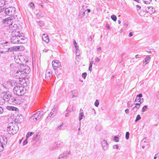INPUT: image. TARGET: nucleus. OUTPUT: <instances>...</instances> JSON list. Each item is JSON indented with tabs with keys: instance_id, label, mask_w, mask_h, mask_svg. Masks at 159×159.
<instances>
[{
	"instance_id": "1",
	"label": "nucleus",
	"mask_w": 159,
	"mask_h": 159,
	"mask_svg": "<svg viewBox=\"0 0 159 159\" xmlns=\"http://www.w3.org/2000/svg\"><path fill=\"white\" fill-rule=\"evenodd\" d=\"M26 39L23 33L20 32H16L12 34L11 38V43L15 44H19L24 43V40Z\"/></svg>"
},
{
	"instance_id": "2",
	"label": "nucleus",
	"mask_w": 159,
	"mask_h": 159,
	"mask_svg": "<svg viewBox=\"0 0 159 159\" xmlns=\"http://www.w3.org/2000/svg\"><path fill=\"white\" fill-rule=\"evenodd\" d=\"M17 125L12 122L9 123L7 127V130L9 134H16L18 130Z\"/></svg>"
},
{
	"instance_id": "3",
	"label": "nucleus",
	"mask_w": 159,
	"mask_h": 159,
	"mask_svg": "<svg viewBox=\"0 0 159 159\" xmlns=\"http://www.w3.org/2000/svg\"><path fill=\"white\" fill-rule=\"evenodd\" d=\"M26 91V89L22 86H16L13 89V93L19 96H21L24 94Z\"/></svg>"
},
{
	"instance_id": "4",
	"label": "nucleus",
	"mask_w": 159,
	"mask_h": 159,
	"mask_svg": "<svg viewBox=\"0 0 159 159\" xmlns=\"http://www.w3.org/2000/svg\"><path fill=\"white\" fill-rule=\"evenodd\" d=\"M44 114L43 111H39L33 114L30 118V120L32 122H36L39 120L42 116Z\"/></svg>"
},
{
	"instance_id": "5",
	"label": "nucleus",
	"mask_w": 159,
	"mask_h": 159,
	"mask_svg": "<svg viewBox=\"0 0 159 159\" xmlns=\"http://www.w3.org/2000/svg\"><path fill=\"white\" fill-rule=\"evenodd\" d=\"M19 70L22 72L25 75L27 74L30 72V68L26 65L21 64L19 67Z\"/></svg>"
},
{
	"instance_id": "6",
	"label": "nucleus",
	"mask_w": 159,
	"mask_h": 159,
	"mask_svg": "<svg viewBox=\"0 0 159 159\" xmlns=\"http://www.w3.org/2000/svg\"><path fill=\"white\" fill-rule=\"evenodd\" d=\"M16 68L13 70V75L17 79H20L21 78H23L25 77V75L22 73L19 68L18 70H16ZM13 71V70H12Z\"/></svg>"
},
{
	"instance_id": "7",
	"label": "nucleus",
	"mask_w": 159,
	"mask_h": 159,
	"mask_svg": "<svg viewBox=\"0 0 159 159\" xmlns=\"http://www.w3.org/2000/svg\"><path fill=\"white\" fill-rule=\"evenodd\" d=\"M19 30V27L17 24H11L9 25V30L10 33L14 34L16 32H20Z\"/></svg>"
},
{
	"instance_id": "8",
	"label": "nucleus",
	"mask_w": 159,
	"mask_h": 159,
	"mask_svg": "<svg viewBox=\"0 0 159 159\" xmlns=\"http://www.w3.org/2000/svg\"><path fill=\"white\" fill-rule=\"evenodd\" d=\"M3 97L6 102L11 104V102L14 98V97L10 93H9L8 91L3 95Z\"/></svg>"
},
{
	"instance_id": "9",
	"label": "nucleus",
	"mask_w": 159,
	"mask_h": 159,
	"mask_svg": "<svg viewBox=\"0 0 159 159\" xmlns=\"http://www.w3.org/2000/svg\"><path fill=\"white\" fill-rule=\"evenodd\" d=\"M16 11V8L14 7H9L6 8L5 13L6 15L9 16L12 15Z\"/></svg>"
},
{
	"instance_id": "10",
	"label": "nucleus",
	"mask_w": 159,
	"mask_h": 159,
	"mask_svg": "<svg viewBox=\"0 0 159 159\" xmlns=\"http://www.w3.org/2000/svg\"><path fill=\"white\" fill-rule=\"evenodd\" d=\"M58 109V107L57 105H55L50 113L49 117L52 118L54 117L57 113Z\"/></svg>"
},
{
	"instance_id": "11",
	"label": "nucleus",
	"mask_w": 159,
	"mask_h": 159,
	"mask_svg": "<svg viewBox=\"0 0 159 159\" xmlns=\"http://www.w3.org/2000/svg\"><path fill=\"white\" fill-rule=\"evenodd\" d=\"M23 99L21 97L19 96V97L16 98H14L12 100V102H11V104H19L23 102Z\"/></svg>"
},
{
	"instance_id": "12",
	"label": "nucleus",
	"mask_w": 159,
	"mask_h": 159,
	"mask_svg": "<svg viewBox=\"0 0 159 159\" xmlns=\"http://www.w3.org/2000/svg\"><path fill=\"white\" fill-rule=\"evenodd\" d=\"M101 144L102 149L104 151H106L109 148V145L106 141L102 139L101 142Z\"/></svg>"
},
{
	"instance_id": "13",
	"label": "nucleus",
	"mask_w": 159,
	"mask_h": 159,
	"mask_svg": "<svg viewBox=\"0 0 159 159\" xmlns=\"http://www.w3.org/2000/svg\"><path fill=\"white\" fill-rule=\"evenodd\" d=\"M52 65L55 70H56L57 68H59L61 66V63L57 60L53 61L52 62Z\"/></svg>"
},
{
	"instance_id": "14",
	"label": "nucleus",
	"mask_w": 159,
	"mask_h": 159,
	"mask_svg": "<svg viewBox=\"0 0 159 159\" xmlns=\"http://www.w3.org/2000/svg\"><path fill=\"white\" fill-rule=\"evenodd\" d=\"M7 89L3 85H0V95L5 94L8 91Z\"/></svg>"
},
{
	"instance_id": "15",
	"label": "nucleus",
	"mask_w": 159,
	"mask_h": 159,
	"mask_svg": "<svg viewBox=\"0 0 159 159\" xmlns=\"http://www.w3.org/2000/svg\"><path fill=\"white\" fill-rule=\"evenodd\" d=\"M7 139L6 138L4 139L3 138L2 140L0 139V151H2L4 149L3 145L7 144Z\"/></svg>"
},
{
	"instance_id": "16",
	"label": "nucleus",
	"mask_w": 159,
	"mask_h": 159,
	"mask_svg": "<svg viewBox=\"0 0 159 159\" xmlns=\"http://www.w3.org/2000/svg\"><path fill=\"white\" fill-rule=\"evenodd\" d=\"M143 96V95L142 93H140L139 94L137 95L136 98L134 101V102H139L140 103H142L143 102V98H141Z\"/></svg>"
},
{
	"instance_id": "17",
	"label": "nucleus",
	"mask_w": 159,
	"mask_h": 159,
	"mask_svg": "<svg viewBox=\"0 0 159 159\" xmlns=\"http://www.w3.org/2000/svg\"><path fill=\"white\" fill-rule=\"evenodd\" d=\"M20 47L19 46H14L9 48L7 51V52H11L13 51H17L20 50Z\"/></svg>"
},
{
	"instance_id": "18",
	"label": "nucleus",
	"mask_w": 159,
	"mask_h": 159,
	"mask_svg": "<svg viewBox=\"0 0 159 159\" xmlns=\"http://www.w3.org/2000/svg\"><path fill=\"white\" fill-rule=\"evenodd\" d=\"M77 92L76 90L72 91L70 93V96L71 98H75L77 96Z\"/></svg>"
},
{
	"instance_id": "19",
	"label": "nucleus",
	"mask_w": 159,
	"mask_h": 159,
	"mask_svg": "<svg viewBox=\"0 0 159 159\" xmlns=\"http://www.w3.org/2000/svg\"><path fill=\"white\" fill-rule=\"evenodd\" d=\"M3 23L5 24H7L8 25H10L12 23V20L11 19V17H9L3 20Z\"/></svg>"
},
{
	"instance_id": "20",
	"label": "nucleus",
	"mask_w": 159,
	"mask_h": 159,
	"mask_svg": "<svg viewBox=\"0 0 159 159\" xmlns=\"http://www.w3.org/2000/svg\"><path fill=\"white\" fill-rule=\"evenodd\" d=\"M146 9L148 12L151 14L154 13L155 11V9L152 7H148Z\"/></svg>"
},
{
	"instance_id": "21",
	"label": "nucleus",
	"mask_w": 159,
	"mask_h": 159,
	"mask_svg": "<svg viewBox=\"0 0 159 159\" xmlns=\"http://www.w3.org/2000/svg\"><path fill=\"white\" fill-rule=\"evenodd\" d=\"M42 39L44 41H45L47 43H48L49 41L48 36L45 34L43 35Z\"/></svg>"
},
{
	"instance_id": "22",
	"label": "nucleus",
	"mask_w": 159,
	"mask_h": 159,
	"mask_svg": "<svg viewBox=\"0 0 159 159\" xmlns=\"http://www.w3.org/2000/svg\"><path fill=\"white\" fill-rule=\"evenodd\" d=\"M52 74V71L49 69L47 70L46 71L45 75L47 78H49Z\"/></svg>"
},
{
	"instance_id": "23",
	"label": "nucleus",
	"mask_w": 159,
	"mask_h": 159,
	"mask_svg": "<svg viewBox=\"0 0 159 159\" xmlns=\"http://www.w3.org/2000/svg\"><path fill=\"white\" fill-rule=\"evenodd\" d=\"M84 116V115L83 111L82 108H81L80 110V113L79 116V121H80L82 119Z\"/></svg>"
},
{
	"instance_id": "24",
	"label": "nucleus",
	"mask_w": 159,
	"mask_h": 159,
	"mask_svg": "<svg viewBox=\"0 0 159 159\" xmlns=\"http://www.w3.org/2000/svg\"><path fill=\"white\" fill-rule=\"evenodd\" d=\"M151 58L150 56L148 55L146 56V57L143 60V63L145 65L147 64L149 61L150 60Z\"/></svg>"
},
{
	"instance_id": "25",
	"label": "nucleus",
	"mask_w": 159,
	"mask_h": 159,
	"mask_svg": "<svg viewBox=\"0 0 159 159\" xmlns=\"http://www.w3.org/2000/svg\"><path fill=\"white\" fill-rule=\"evenodd\" d=\"M6 108L8 110L10 111H16L17 109L16 107L12 106H7Z\"/></svg>"
},
{
	"instance_id": "26",
	"label": "nucleus",
	"mask_w": 159,
	"mask_h": 159,
	"mask_svg": "<svg viewBox=\"0 0 159 159\" xmlns=\"http://www.w3.org/2000/svg\"><path fill=\"white\" fill-rule=\"evenodd\" d=\"M86 11V10H85L84 9H82L80 11L79 16L82 17H83L84 16L85 12Z\"/></svg>"
},
{
	"instance_id": "27",
	"label": "nucleus",
	"mask_w": 159,
	"mask_h": 159,
	"mask_svg": "<svg viewBox=\"0 0 159 159\" xmlns=\"http://www.w3.org/2000/svg\"><path fill=\"white\" fill-rule=\"evenodd\" d=\"M67 154L66 153H62L59 155L57 159H64V157H66Z\"/></svg>"
},
{
	"instance_id": "28",
	"label": "nucleus",
	"mask_w": 159,
	"mask_h": 159,
	"mask_svg": "<svg viewBox=\"0 0 159 159\" xmlns=\"http://www.w3.org/2000/svg\"><path fill=\"white\" fill-rule=\"evenodd\" d=\"M93 62H94V61L93 60V58H92V59L91 60V62H90V64H89V71H90V72H91V71H92V65H93Z\"/></svg>"
},
{
	"instance_id": "29",
	"label": "nucleus",
	"mask_w": 159,
	"mask_h": 159,
	"mask_svg": "<svg viewBox=\"0 0 159 159\" xmlns=\"http://www.w3.org/2000/svg\"><path fill=\"white\" fill-rule=\"evenodd\" d=\"M4 98L3 97V98H1L0 99V105H2L4 104L5 102H6Z\"/></svg>"
},
{
	"instance_id": "30",
	"label": "nucleus",
	"mask_w": 159,
	"mask_h": 159,
	"mask_svg": "<svg viewBox=\"0 0 159 159\" xmlns=\"http://www.w3.org/2000/svg\"><path fill=\"white\" fill-rule=\"evenodd\" d=\"M75 47L76 50H77V51L78 50V52H76L75 53V55L76 56H79L80 55V51L79 49V46L78 45H77L76 46H75Z\"/></svg>"
},
{
	"instance_id": "31",
	"label": "nucleus",
	"mask_w": 159,
	"mask_h": 159,
	"mask_svg": "<svg viewBox=\"0 0 159 159\" xmlns=\"http://www.w3.org/2000/svg\"><path fill=\"white\" fill-rule=\"evenodd\" d=\"M34 134V133L32 132H28L27 133L26 136V138L27 139H28L31 136Z\"/></svg>"
},
{
	"instance_id": "32",
	"label": "nucleus",
	"mask_w": 159,
	"mask_h": 159,
	"mask_svg": "<svg viewBox=\"0 0 159 159\" xmlns=\"http://www.w3.org/2000/svg\"><path fill=\"white\" fill-rule=\"evenodd\" d=\"M143 2L145 4H149L152 1V0H142Z\"/></svg>"
},
{
	"instance_id": "33",
	"label": "nucleus",
	"mask_w": 159,
	"mask_h": 159,
	"mask_svg": "<svg viewBox=\"0 0 159 159\" xmlns=\"http://www.w3.org/2000/svg\"><path fill=\"white\" fill-rule=\"evenodd\" d=\"M147 52L149 53H151L153 55L155 53V52L153 49H150V51H148Z\"/></svg>"
},
{
	"instance_id": "34",
	"label": "nucleus",
	"mask_w": 159,
	"mask_h": 159,
	"mask_svg": "<svg viewBox=\"0 0 159 159\" xmlns=\"http://www.w3.org/2000/svg\"><path fill=\"white\" fill-rule=\"evenodd\" d=\"M111 18L114 21H116L117 19L116 16L114 15L111 16Z\"/></svg>"
},
{
	"instance_id": "35",
	"label": "nucleus",
	"mask_w": 159,
	"mask_h": 159,
	"mask_svg": "<svg viewBox=\"0 0 159 159\" xmlns=\"http://www.w3.org/2000/svg\"><path fill=\"white\" fill-rule=\"evenodd\" d=\"M5 2L4 0H0V7H1L4 6L5 4Z\"/></svg>"
},
{
	"instance_id": "36",
	"label": "nucleus",
	"mask_w": 159,
	"mask_h": 159,
	"mask_svg": "<svg viewBox=\"0 0 159 159\" xmlns=\"http://www.w3.org/2000/svg\"><path fill=\"white\" fill-rule=\"evenodd\" d=\"M36 16L38 17H43V15L42 14L41 12H39L36 14Z\"/></svg>"
},
{
	"instance_id": "37",
	"label": "nucleus",
	"mask_w": 159,
	"mask_h": 159,
	"mask_svg": "<svg viewBox=\"0 0 159 159\" xmlns=\"http://www.w3.org/2000/svg\"><path fill=\"white\" fill-rule=\"evenodd\" d=\"M119 138L117 136H115L113 140L116 142H118L119 141Z\"/></svg>"
},
{
	"instance_id": "38",
	"label": "nucleus",
	"mask_w": 159,
	"mask_h": 159,
	"mask_svg": "<svg viewBox=\"0 0 159 159\" xmlns=\"http://www.w3.org/2000/svg\"><path fill=\"white\" fill-rule=\"evenodd\" d=\"M141 119V117L139 115H138L136 118V119L135 120V122H136L138 120H139Z\"/></svg>"
},
{
	"instance_id": "39",
	"label": "nucleus",
	"mask_w": 159,
	"mask_h": 159,
	"mask_svg": "<svg viewBox=\"0 0 159 159\" xmlns=\"http://www.w3.org/2000/svg\"><path fill=\"white\" fill-rule=\"evenodd\" d=\"M129 133L128 132H127L125 134V138L126 139H128L129 138Z\"/></svg>"
},
{
	"instance_id": "40",
	"label": "nucleus",
	"mask_w": 159,
	"mask_h": 159,
	"mask_svg": "<svg viewBox=\"0 0 159 159\" xmlns=\"http://www.w3.org/2000/svg\"><path fill=\"white\" fill-rule=\"evenodd\" d=\"M147 105H145L142 108V112H144L147 111Z\"/></svg>"
},
{
	"instance_id": "41",
	"label": "nucleus",
	"mask_w": 159,
	"mask_h": 159,
	"mask_svg": "<svg viewBox=\"0 0 159 159\" xmlns=\"http://www.w3.org/2000/svg\"><path fill=\"white\" fill-rule=\"evenodd\" d=\"M5 1V4H8L10 2H11L12 0H4Z\"/></svg>"
},
{
	"instance_id": "42",
	"label": "nucleus",
	"mask_w": 159,
	"mask_h": 159,
	"mask_svg": "<svg viewBox=\"0 0 159 159\" xmlns=\"http://www.w3.org/2000/svg\"><path fill=\"white\" fill-rule=\"evenodd\" d=\"M63 124H62L57 127V129H58V130H61L62 129H63Z\"/></svg>"
},
{
	"instance_id": "43",
	"label": "nucleus",
	"mask_w": 159,
	"mask_h": 159,
	"mask_svg": "<svg viewBox=\"0 0 159 159\" xmlns=\"http://www.w3.org/2000/svg\"><path fill=\"white\" fill-rule=\"evenodd\" d=\"M99 104V102L98 100H96L95 103L94 105L96 107H98Z\"/></svg>"
},
{
	"instance_id": "44",
	"label": "nucleus",
	"mask_w": 159,
	"mask_h": 159,
	"mask_svg": "<svg viewBox=\"0 0 159 159\" xmlns=\"http://www.w3.org/2000/svg\"><path fill=\"white\" fill-rule=\"evenodd\" d=\"M29 6L30 7L32 8H34V4L33 2H30L29 4Z\"/></svg>"
},
{
	"instance_id": "45",
	"label": "nucleus",
	"mask_w": 159,
	"mask_h": 159,
	"mask_svg": "<svg viewBox=\"0 0 159 159\" xmlns=\"http://www.w3.org/2000/svg\"><path fill=\"white\" fill-rule=\"evenodd\" d=\"M87 75V73L86 72L82 74V77L84 79H85Z\"/></svg>"
},
{
	"instance_id": "46",
	"label": "nucleus",
	"mask_w": 159,
	"mask_h": 159,
	"mask_svg": "<svg viewBox=\"0 0 159 159\" xmlns=\"http://www.w3.org/2000/svg\"><path fill=\"white\" fill-rule=\"evenodd\" d=\"M154 159H159V152L155 155Z\"/></svg>"
},
{
	"instance_id": "47",
	"label": "nucleus",
	"mask_w": 159,
	"mask_h": 159,
	"mask_svg": "<svg viewBox=\"0 0 159 159\" xmlns=\"http://www.w3.org/2000/svg\"><path fill=\"white\" fill-rule=\"evenodd\" d=\"M39 25L41 27H42L43 26V24L42 23L41 21H39V22H38Z\"/></svg>"
},
{
	"instance_id": "48",
	"label": "nucleus",
	"mask_w": 159,
	"mask_h": 159,
	"mask_svg": "<svg viewBox=\"0 0 159 159\" xmlns=\"http://www.w3.org/2000/svg\"><path fill=\"white\" fill-rule=\"evenodd\" d=\"M95 129L97 131H99L100 130V128L99 126V125H97L95 127Z\"/></svg>"
},
{
	"instance_id": "49",
	"label": "nucleus",
	"mask_w": 159,
	"mask_h": 159,
	"mask_svg": "<svg viewBox=\"0 0 159 159\" xmlns=\"http://www.w3.org/2000/svg\"><path fill=\"white\" fill-rule=\"evenodd\" d=\"M113 148L114 149H118L119 148V146L117 145H115L113 146Z\"/></svg>"
},
{
	"instance_id": "50",
	"label": "nucleus",
	"mask_w": 159,
	"mask_h": 159,
	"mask_svg": "<svg viewBox=\"0 0 159 159\" xmlns=\"http://www.w3.org/2000/svg\"><path fill=\"white\" fill-rule=\"evenodd\" d=\"M28 143V142H27V139H26L24 141V142H23V145H25L26 144Z\"/></svg>"
},
{
	"instance_id": "51",
	"label": "nucleus",
	"mask_w": 159,
	"mask_h": 159,
	"mask_svg": "<svg viewBox=\"0 0 159 159\" xmlns=\"http://www.w3.org/2000/svg\"><path fill=\"white\" fill-rule=\"evenodd\" d=\"M136 8H137V11H139V10L141 8V7L139 5H136Z\"/></svg>"
},
{
	"instance_id": "52",
	"label": "nucleus",
	"mask_w": 159,
	"mask_h": 159,
	"mask_svg": "<svg viewBox=\"0 0 159 159\" xmlns=\"http://www.w3.org/2000/svg\"><path fill=\"white\" fill-rule=\"evenodd\" d=\"M3 112V108L0 107V114H2Z\"/></svg>"
},
{
	"instance_id": "53",
	"label": "nucleus",
	"mask_w": 159,
	"mask_h": 159,
	"mask_svg": "<svg viewBox=\"0 0 159 159\" xmlns=\"http://www.w3.org/2000/svg\"><path fill=\"white\" fill-rule=\"evenodd\" d=\"M138 109H137V106H135L133 108V110H134V111H136Z\"/></svg>"
},
{
	"instance_id": "54",
	"label": "nucleus",
	"mask_w": 159,
	"mask_h": 159,
	"mask_svg": "<svg viewBox=\"0 0 159 159\" xmlns=\"http://www.w3.org/2000/svg\"><path fill=\"white\" fill-rule=\"evenodd\" d=\"M38 137L37 134L34 135V136L33 139L34 140H36Z\"/></svg>"
},
{
	"instance_id": "55",
	"label": "nucleus",
	"mask_w": 159,
	"mask_h": 159,
	"mask_svg": "<svg viewBox=\"0 0 159 159\" xmlns=\"http://www.w3.org/2000/svg\"><path fill=\"white\" fill-rule=\"evenodd\" d=\"M100 59L98 58V57H97L96 59H95V61L97 62H99L100 61Z\"/></svg>"
},
{
	"instance_id": "56",
	"label": "nucleus",
	"mask_w": 159,
	"mask_h": 159,
	"mask_svg": "<svg viewBox=\"0 0 159 159\" xmlns=\"http://www.w3.org/2000/svg\"><path fill=\"white\" fill-rule=\"evenodd\" d=\"M128 23H127V22L125 23L124 24V26H125V27H127L128 26Z\"/></svg>"
},
{
	"instance_id": "57",
	"label": "nucleus",
	"mask_w": 159,
	"mask_h": 159,
	"mask_svg": "<svg viewBox=\"0 0 159 159\" xmlns=\"http://www.w3.org/2000/svg\"><path fill=\"white\" fill-rule=\"evenodd\" d=\"M140 55H139L138 54H137L135 55V57L136 59L139 58H140Z\"/></svg>"
},
{
	"instance_id": "58",
	"label": "nucleus",
	"mask_w": 159,
	"mask_h": 159,
	"mask_svg": "<svg viewBox=\"0 0 159 159\" xmlns=\"http://www.w3.org/2000/svg\"><path fill=\"white\" fill-rule=\"evenodd\" d=\"M106 27L107 29H110V26L109 25H108L107 24L106 25Z\"/></svg>"
},
{
	"instance_id": "59",
	"label": "nucleus",
	"mask_w": 159,
	"mask_h": 159,
	"mask_svg": "<svg viewBox=\"0 0 159 159\" xmlns=\"http://www.w3.org/2000/svg\"><path fill=\"white\" fill-rule=\"evenodd\" d=\"M127 105H128V107H131L132 106V105L129 104V102H127Z\"/></svg>"
},
{
	"instance_id": "60",
	"label": "nucleus",
	"mask_w": 159,
	"mask_h": 159,
	"mask_svg": "<svg viewBox=\"0 0 159 159\" xmlns=\"http://www.w3.org/2000/svg\"><path fill=\"white\" fill-rule=\"evenodd\" d=\"M129 110L128 109H127L125 110V112L126 114H128L129 112Z\"/></svg>"
},
{
	"instance_id": "61",
	"label": "nucleus",
	"mask_w": 159,
	"mask_h": 159,
	"mask_svg": "<svg viewBox=\"0 0 159 159\" xmlns=\"http://www.w3.org/2000/svg\"><path fill=\"white\" fill-rule=\"evenodd\" d=\"M74 44L75 46H77V43L75 40H74Z\"/></svg>"
},
{
	"instance_id": "62",
	"label": "nucleus",
	"mask_w": 159,
	"mask_h": 159,
	"mask_svg": "<svg viewBox=\"0 0 159 159\" xmlns=\"http://www.w3.org/2000/svg\"><path fill=\"white\" fill-rule=\"evenodd\" d=\"M133 35V34H132V33L131 32L129 33V37H131V36H132Z\"/></svg>"
},
{
	"instance_id": "63",
	"label": "nucleus",
	"mask_w": 159,
	"mask_h": 159,
	"mask_svg": "<svg viewBox=\"0 0 159 159\" xmlns=\"http://www.w3.org/2000/svg\"><path fill=\"white\" fill-rule=\"evenodd\" d=\"M101 50V48L100 47H99L97 49V50L98 52H99Z\"/></svg>"
},
{
	"instance_id": "64",
	"label": "nucleus",
	"mask_w": 159,
	"mask_h": 159,
	"mask_svg": "<svg viewBox=\"0 0 159 159\" xmlns=\"http://www.w3.org/2000/svg\"><path fill=\"white\" fill-rule=\"evenodd\" d=\"M43 1L45 3H48L49 1L48 0H43Z\"/></svg>"
}]
</instances>
